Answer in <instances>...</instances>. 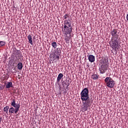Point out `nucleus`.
<instances>
[{
	"instance_id": "nucleus-12",
	"label": "nucleus",
	"mask_w": 128,
	"mask_h": 128,
	"mask_svg": "<svg viewBox=\"0 0 128 128\" xmlns=\"http://www.w3.org/2000/svg\"><path fill=\"white\" fill-rule=\"evenodd\" d=\"M63 76H64V74H62V73H60L58 75V76L57 78L58 82H60V80H62V78H63Z\"/></svg>"
},
{
	"instance_id": "nucleus-8",
	"label": "nucleus",
	"mask_w": 128,
	"mask_h": 128,
	"mask_svg": "<svg viewBox=\"0 0 128 128\" xmlns=\"http://www.w3.org/2000/svg\"><path fill=\"white\" fill-rule=\"evenodd\" d=\"M108 65L102 64L99 68L100 74H104L108 70Z\"/></svg>"
},
{
	"instance_id": "nucleus-17",
	"label": "nucleus",
	"mask_w": 128,
	"mask_h": 128,
	"mask_svg": "<svg viewBox=\"0 0 128 128\" xmlns=\"http://www.w3.org/2000/svg\"><path fill=\"white\" fill-rule=\"evenodd\" d=\"M10 108V106H6L4 108V112H6V114H8V109Z\"/></svg>"
},
{
	"instance_id": "nucleus-16",
	"label": "nucleus",
	"mask_w": 128,
	"mask_h": 128,
	"mask_svg": "<svg viewBox=\"0 0 128 128\" xmlns=\"http://www.w3.org/2000/svg\"><path fill=\"white\" fill-rule=\"evenodd\" d=\"M70 86V81H68V82H63V86L64 88L66 86V88H68Z\"/></svg>"
},
{
	"instance_id": "nucleus-18",
	"label": "nucleus",
	"mask_w": 128,
	"mask_h": 128,
	"mask_svg": "<svg viewBox=\"0 0 128 128\" xmlns=\"http://www.w3.org/2000/svg\"><path fill=\"white\" fill-rule=\"evenodd\" d=\"M52 46L54 48H56L58 46V44H56V42H53L52 43Z\"/></svg>"
},
{
	"instance_id": "nucleus-19",
	"label": "nucleus",
	"mask_w": 128,
	"mask_h": 128,
	"mask_svg": "<svg viewBox=\"0 0 128 128\" xmlns=\"http://www.w3.org/2000/svg\"><path fill=\"white\" fill-rule=\"evenodd\" d=\"M4 46H6V42L4 41H0V48Z\"/></svg>"
},
{
	"instance_id": "nucleus-6",
	"label": "nucleus",
	"mask_w": 128,
	"mask_h": 128,
	"mask_svg": "<svg viewBox=\"0 0 128 128\" xmlns=\"http://www.w3.org/2000/svg\"><path fill=\"white\" fill-rule=\"evenodd\" d=\"M13 60L14 64H18L20 62V56H22V53L20 50H15L13 51Z\"/></svg>"
},
{
	"instance_id": "nucleus-13",
	"label": "nucleus",
	"mask_w": 128,
	"mask_h": 128,
	"mask_svg": "<svg viewBox=\"0 0 128 128\" xmlns=\"http://www.w3.org/2000/svg\"><path fill=\"white\" fill-rule=\"evenodd\" d=\"M17 66H18V70H22V68H24V66H22V63L20 62L18 63Z\"/></svg>"
},
{
	"instance_id": "nucleus-4",
	"label": "nucleus",
	"mask_w": 128,
	"mask_h": 128,
	"mask_svg": "<svg viewBox=\"0 0 128 128\" xmlns=\"http://www.w3.org/2000/svg\"><path fill=\"white\" fill-rule=\"evenodd\" d=\"M11 106L9 108V114H18V110H20V105L19 104L16 103V100L13 99L12 102H11Z\"/></svg>"
},
{
	"instance_id": "nucleus-11",
	"label": "nucleus",
	"mask_w": 128,
	"mask_h": 128,
	"mask_svg": "<svg viewBox=\"0 0 128 128\" xmlns=\"http://www.w3.org/2000/svg\"><path fill=\"white\" fill-rule=\"evenodd\" d=\"M28 38L30 44L32 46L34 44V43L32 42V35H28Z\"/></svg>"
},
{
	"instance_id": "nucleus-5",
	"label": "nucleus",
	"mask_w": 128,
	"mask_h": 128,
	"mask_svg": "<svg viewBox=\"0 0 128 128\" xmlns=\"http://www.w3.org/2000/svg\"><path fill=\"white\" fill-rule=\"evenodd\" d=\"M104 82L106 84V86H108V88H112L116 84V82L114 80V79L110 76L106 77L104 79Z\"/></svg>"
},
{
	"instance_id": "nucleus-20",
	"label": "nucleus",
	"mask_w": 128,
	"mask_h": 128,
	"mask_svg": "<svg viewBox=\"0 0 128 128\" xmlns=\"http://www.w3.org/2000/svg\"><path fill=\"white\" fill-rule=\"evenodd\" d=\"M64 20H66V18H68V20H70V15L68 14H66L64 16Z\"/></svg>"
},
{
	"instance_id": "nucleus-22",
	"label": "nucleus",
	"mask_w": 128,
	"mask_h": 128,
	"mask_svg": "<svg viewBox=\"0 0 128 128\" xmlns=\"http://www.w3.org/2000/svg\"><path fill=\"white\" fill-rule=\"evenodd\" d=\"M0 88H1V90H2V86H0Z\"/></svg>"
},
{
	"instance_id": "nucleus-7",
	"label": "nucleus",
	"mask_w": 128,
	"mask_h": 128,
	"mask_svg": "<svg viewBox=\"0 0 128 128\" xmlns=\"http://www.w3.org/2000/svg\"><path fill=\"white\" fill-rule=\"evenodd\" d=\"M62 54V50L60 48H56L54 50V54L53 58L54 60H60V56Z\"/></svg>"
},
{
	"instance_id": "nucleus-1",
	"label": "nucleus",
	"mask_w": 128,
	"mask_h": 128,
	"mask_svg": "<svg viewBox=\"0 0 128 128\" xmlns=\"http://www.w3.org/2000/svg\"><path fill=\"white\" fill-rule=\"evenodd\" d=\"M88 88H84L80 94V98L83 104L82 110L84 112H86L88 108L92 106V100H90Z\"/></svg>"
},
{
	"instance_id": "nucleus-10",
	"label": "nucleus",
	"mask_w": 128,
	"mask_h": 128,
	"mask_svg": "<svg viewBox=\"0 0 128 128\" xmlns=\"http://www.w3.org/2000/svg\"><path fill=\"white\" fill-rule=\"evenodd\" d=\"M88 59L90 62H94L96 60V57L94 55L90 54L88 56Z\"/></svg>"
},
{
	"instance_id": "nucleus-9",
	"label": "nucleus",
	"mask_w": 128,
	"mask_h": 128,
	"mask_svg": "<svg viewBox=\"0 0 128 128\" xmlns=\"http://www.w3.org/2000/svg\"><path fill=\"white\" fill-rule=\"evenodd\" d=\"M100 64L104 66H108V58L106 57L102 58L100 61Z\"/></svg>"
},
{
	"instance_id": "nucleus-2",
	"label": "nucleus",
	"mask_w": 128,
	"mask_h": 128,
	"mask_svg": "<svg viewBox=\"0 0 128 128\" xmlns=\"http://www.w3.org/2000/svg\"><path fill=\"white\" fill-rule=\"evenodd\" d=\"M72 22L70 20H65L64 21V30H62V32L66 36L65 40L66 44H68V42H70V37L72 36Z\"/></svg>"
},
{
	"instance_id": "nucleus-15",
	"label": "nucleus",
	"mask_w": 128,
	"mask_h": 128,
	"mask_svg": "<svg viewBox=\"0 0 128 128\" xmlns=\"http://www.w3.org/2000/svg\"><path fill=\"white\" fill-rule=\"evenodd\" d=\"M98 74H94L91 76V78H92V80H98Z\"/></svg>"
},
{
	"instance_id": "nucleus-14",
	"label": "nucleus",
	"mask_w": 128,
	"mask_h": 128,
	"mask_svg": "<svg viewBox=\"0 0 128 128\" xmlns=\"http://www.w3.org/2000/svg\"><path fill=\"white\" fill-rule=\"evenodd\" d=\"M12 88V82H8L6 84V88Z\"/></svg>"
},
{
	"instance_id": "nucleus-3",
	"label": "nucleus",
	"mask_w": 128,
	"mask_h": 128,
	"mask_svg": "<svg viewBox=\"0 0 128 128\" xmlns=\"http://www.w3.org/2000/svg\"><path fill=\"white\" fill-rule=\"evenodd\" d=\"M110 34L112 37L110 46L112 48H115V50H116L118 46V42H120V38H118L120 36L118 35L119 33L118 32V30H116V28H114L112 30Z\"/></svg>"
},
{
	"instance_id": "nucleus-21",
	"label": "nucleus",
	"mask_w": 128,
	"mask_h": 128,
	"mask_svg": "<svg viewBox=\"0 0 128 128\" xmlns=\"http://www.w3.org/2000/svg\"><path fill=\"white\" fill-rule=\"evenodd\" d=\"M2 122V118L0 117V124Z\"/></svg>"
},
{
	"instance_id": "nucleus-23",
	"label": "nucleus",
	"mask_w": 128,
	"mask_h": 128,
	"mask_svg": "<svg viewBox=\"0 0 128 128\" xmlns=\"http://www.w3.org/2000/svg\"><path fill=\"white\" fill-rule=\"evenodd\" d=\"M107 2H108V0H106Z\"/></svg>"
}]
</instances>
